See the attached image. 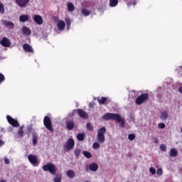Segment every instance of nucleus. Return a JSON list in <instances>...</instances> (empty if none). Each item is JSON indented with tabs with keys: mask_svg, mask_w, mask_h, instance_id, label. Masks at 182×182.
<instances>
[{
	"mask_svg": "<svg viewBox=\"0 0 182 182\" xmlns=\"http://www.w3.org/2000/svg\"><path fill=\"white\" fill-rule=\"evenodd\" d=\"M178 92H179V93H181V94H182V87H179Z\"/></svg>",
	"mask_w": 182,
	"mask_h": 182,
	"instance_id": "09e8293b",
	"label": "nucleus"
},
{
	"mask_svg": "<svg viewBox=\"0 0 182 182\" xmlns=\"http://www.w3.org/2000/svg\"><path fill=\"white\" fill-rule=\"evenodd\" d=\"M33 137V144H38V134L36 133H33L32 135Z\"/></svg>",
	"mask_w": 182,
	"mask_h": 182,
	"instance_id": "a878e982",
	"label": "nucleus"
},
{
	"mask_svg": "<svg viewBox=\"0 0 182 182\" xmlns=\"http://www.w3.org/2000/svg\"><path fill=\"white\" fill-rule=\"evenodd\" d=\"M92 147L95 150H97V149H99L100 147V144H99L98 142H95L92 144Z\"/></svg>",
	"mask_w": 182,
	"mask_h": 182,
	"instance_id": "f704fd0d",
	"label": "nucleus"
},
{
	"mask_svg": "<svg viewBox=\"0 0 182 182\" xmlns=\"http://www.w3.org/2000/svg\"><path fill=\"white\" fill-rule=\"evenodd\" d=\"M89 169L91 171H97L99 170V165L96 163H92L89 165Z\"/></svg>",
	"mask_w": 182,
	"mask_h": 182,
	"instance_id": "4468645a",
	"label": "nucleus"
},
{
	"mask_svg": "<svg viewBox=\"0 0 182 182\" xmlns=\"http://www.w3.org/2000/svg\"><path fill=\"white\" fill-rule=\"evenodd\" d=\"M146 100H149V95L147 93H144L137 97L135 100V103L138 106H140V105H143Z\"/></svg>",
	"mask_w": 182,
	"mask_h": 182,
	"instance_id": "20e7f679",
	"label": "nucleus"
},
{
	"mask_svg": "<svg viewBox=\"0 0 182 182\" xmlns=\"http://www.w3.org/2000/svg\"><path fill=\"white\" fill-rule=\"evenodd\" d=\"M3 23L4 25H5V26L10 28V29H14V28L15 27V24L11 21H4Z\"/></svg>",
	"mask_w": 182,
	"mask_h": 182,
	"instance_id": "a211bd4d",
	"label": "nucleus"
},
{
	"mask_svg": "<svg viewBox=\"0 0 182 182\" xmlns=\"http://www.w3.org/2000/svg\"><path fill=\"white\" fill-rule=\"evenodd\" d=\"M22 32L23 33V35H26L27 36H29V35H31V29H29V28L26 27V26H23L22 28Z\"/></svg>",
	"mask_w": 182,
	"mask_h": 182,
	"instance_id": "6ab92c4d",
	"label": "nucleus"
},
{
	"mask_svg": "<svg viewBox=\"0 0 182 182\" xmlns=\"http://www.w3.org/2000/svg\"><path fill=\"white\" fill-rule=\"evenodd\" d=\"M67 26H70V19L66 18L65 19Z\"/></svg>",
	"mask_w": 182,
	"mask_h": 182,
	"instance_id": "37998d69",
	"label": "nucleus"
},
{
	"mask_svg": "<svg viewBox=\"0 0 182 182\" xmlns=\"http://www.w3.org/2000/svg\"><path fill=\"white\" fill-rule=\"evenodd\" d=\"M156 173H157L158 176H161L163 174V169L158 168V170L156 171Z\"/></svg>",
	"mask_w": 182,
	"mask_h": 182,
	"instance_id": "ea45409f",
	"label": "nucleus"
},
{
	"mask_svg": "<svg viewBox=\"0 0 182 182\" xmlns=\"http://www.w3.org/2000/svg\"><path fill=\"white\" fill-rule=\"evenodd\" d=\"M28 133H31V132H32V127H28L27 129Z\"/></svg>",
	"mask_w": 182,
	"mask_h": 182,
	"instance_id": "de8ad7c7",
	"label": "nucleus"
},
{
	"mask_svg": "<svg viewBox=\"0 0 182 182\" xmlns=\"http://www.w3.org/2000/svg\"><path fill=\"white\" fill-rule=\"evenodd\" d=\"M55 177L54 178V182H62V174L57 175L55 173Z\"/></svg>",
	"mask_w": 182,
	"mask_h": 182,
	"instance_id": "cd10ccee",
	"label": "nucleus"
},
{
	"mask_svg": "<svg viewBox=\"0 0 182 182\" xmlns=\"http://www.w3.org/2000/svg\"><path fill=\"white\" fill-rule=\"evenodd\" d=\"M81 150L79 148H76L74 151V154L76 157H79L80 156Z\"/></svg>",
	"mask_w": 182,
	"mask_h": 182,
	"instance_id": "c756f323",
	"label": "nucleus"
},
{
	"mask_svg": "<svg viewBox=\"0 0 182 182\" xmlns=\"http://www.w3.org/2000/svg\"><path fill=\"white\" fill-rule=\"evenodd\" d=\"M68 9L70 12H73L75 11V5L73 4L68 2Z\"/></svg>",
	"mask_w": 182,
	"mask_h": 182,
	"instance_id": "393cba45",
	"label": "nucleus"
},
{
	"mask_svg": "<svg viewBox=\"0 0 182 182\" xmlns=\"http://www.w3.org/2000/svg\"><path fill=\"white\" fill-rule=\"evenodd\" d=\"M65 26H66V23H65V21L62 20L59 21L57 24V28L58 31H65Z\"/></svg>",
	"mask_w": 182,
	"mask_h": 182,
	"instance_id": "ddd939ff",
	"label": "nucleus"
},
{
	"mask_svg": "<svg viewBox=\"0 0 182 182\" xmlns=\"http://www.w3.org/2000/svg\"><path fill=\"white\" fill-rule=\"evenodd\" d=\"M102 119L104 120H115L118 123H119L120 127H124V124H126V122L122 118V115L117 113H105L102 116Z\"/></svg>",
	"mask_w": 182,
	"mask_h": 182,
	"instance_id": "f257e3e1",
	"label": "nucleus"
},
{
	"mask_svg": "<svg viewBox=\"0 0 182 182\" xmlns=\"http://www.w3.org/2000/svg\"><path fill=\"white\" fill-rule=\"evenodd\" d=\"M0 14H2V15L5 14V7L2 3H0Z\"/></svg>",
	"mask_w": 182,
	"mask_h": 182,
	"instance_id": "473e14b6",
	"label": "nucleus"
},
{
	"mask_svg": "<svg viewBox=\"0 0 182 182\" xmlns=\"http://www.w3.org/2000/svg\"><path fill=\"white\" fill-rule=\"evenodd\" d=\"M68 130H73L75 129V122L73 120H68L65 122Z\"/></svg>",
	"mask_w": 182,
	"mask_h": 182,
	"instance_id": "9b49d317",
	"label": "nucleus"
},
{
	"mask_svg": "<svg viewBox=\"0 0 182 182\" xmlns=\"http://www.w3.org/2000/svg\"><path fill=\"white\" fill-rule=\"evenodd\" d=\"M18 134L19 137H22L23 136V127H21L18 129Z\"/></svg>",
	"mask_w": 182,
	"mask_h": 182,
	"instance_id": "7c9ffc66",
	"label": "nucleus"
},
{
	"mask_svg": "<svg viewBox=\"0 0 182 182\" xmlns=\"http://www.w3.org/2000/svg\"><path fill=\"white\" fill-rule=\"evenodd\" d=\"M128 139H129V140H130V141H133V140H134V139H136V134H129Z\"/></svg>",
	"mask_w": 182,
	"mask_h": 182,
	"instance_id": "72a5a7b5",
	"label": "nucleus"
},
{
	"mask_svg": "<svg viewBox=\"0 0 182 182\" xmlns=\"http://www.w3.org/2000/svg\"><path fill=\"white\" fill-rule=\"evenodd\" d=\"M33 21L36 23H37V25H42V23H43V19L40 15H35L33 17Z\"/></svg>",
	"mask_w": 182,
	"mask_h": 182,
	"instance_id": "f8f14e48",
	"label": "nucleus"
},
{
	"mask_svg": "<svg viewBox=\"0 0 182 182\" xmlns=\"http://www.w3.org/2000/svg\"><path fill=\"white\" fill-rule=\"evenodd\" d=\"M4 80H5V76L0 73V82H4Z\"/></svg>",
	"mask_w": 182,
	"mask_h": 182,
	"instance_id": "a19ab883",
	"label": "nucleus"
},
{
	"mask_svg": "<svg viewBox=\"0 0 182 182\" xmlns=\"http://www.w3.org/2000/svg\"><path fill=\"white\" fill-rule=\"evenodd\" d=\"M28 161H30L31 164L34 166V167H37L38 166V156L35 154H29L28 156Z\"/></svg>",
	"mask_w": 182,
	"mask_h": 182,
	"instance_id": "0eeeda50",
	"label": "nucleus"
},
{
	"mask_svg": "<svg viewBox=\"0 0 182 182\" xmlns=\"http://www.w3.org/2000/svg\"><path fill=\"white\" fill-rule=\"evenodd\" d=\"M4 162L6 164H9V163H10L9 159L8 158L4 159Z\"/></svg>",
	"mask_w": 182,
	"mask_h": 182,
	"instance_id": "c03bdc74",
	"label": "nucleus"
},
{
	"mask_svg": "<svg viewBox=\"0 0 182 182\" xmlns=\"http://www.w3.org/2000/svg\"><path fill=\"white\" fill-rule=\"evenodd\" d=\"M7 122L13 126V127H19V122H18V120L12 118L10 115L6 116Z\"/></svg>",
	"mask_w": 182,
	"mask_h": 182,
	"instance_id": "6e6552de",
	"label": "nucleus"
},
{
	"mask_svg": "<svg viewBox=\"0 0 182 182\" xmlns=\"http://www.w3.org/2000/svg\"><path fill=\"white\" fill-rule=\"evenodd\" d=\"M117 4H119V1H109V6H117Z\"/></svg>",
	"mask_w": 182,
	"mask_h": 182,
	"instance_id": "2f4dec72",
	"label": "nucleus"
},
{
	"mask_svg": "<svg viewBox=\"0 0 182 182\" xmlns=\"http://www.w3.org/2000/svg\"><path fill=\"white\" fill-rule=\"evenodd\" d=\"M128 6H131V5H136V1H130L129 2L127 3Z\"/></svg>",
	"mask_w": 182,
	"mask_h": 182,
	"instance_id": "79ce46f5",
	"label": "nucleus"
},
{
	"mask_svg": "<svg viewBox=\"0 0 182 182\" xmlns=\"http://www.w3.org/2000/svg\"><path fill=\"white\" fill-rule=\"evenodd\" d=\"M43 124L46 127L47 130H49L51 133H53V126H52V120L48 116H46L43 119Z\"/></svg>",
	"mask_w": 182,
	"mask_h": 182,
	"instance_id": "39448f33",
	"label": "nucleus"
},
{
	"mask_svg": "<svg viewBox=\"0 0 182 182\" xmlns=\"http://www.w3.org/2000/svg\"><path fill=\"white\" fill-rule=\"evenodd\" d=\"M97 102L99 105H106V102H109V97H102L101 98H97Z\"/></svg>",
	"mask_w": 182,
	"mask_h": 182,
	"instance_id": "2eb2a0df",
	"label": "nucleus"
},
{
	"mask_svg": "<svg viewBox=\"0 0 182 182\" xmlns=\"http://www.w3.org/2000/svg\"><path fill=\"white\" fill-rule=\"evenodd\" d=\"M43 171H49L53 176H56V166L52 163L47 164L43 166Z\"/></svg>",
	"mask_w": 182,
	"mask_h": 182,
	"instance_id": "f03ea898",
	"label": "nucleus"
},
{
	"mask_svg": "<svg viewBox=\"0 0 182 182\" xmlns=\"http://www.w3.org/2000/svg\"><path fill=\"white\" fill-rule=\"evenodd\" d=\"M0 182H6V181L4 180V179H1V180L0 181Z\"/></svg>",
	"mask_w": 182,
	"mask_h": 182,
	"instance_id": "8fccbe9b",
	"label": "nucleus"
},
{
	"mask_svg": "<svg viewBox=\"0 0 182 182\" xmlns=\"http://www.w3.org/2000/svg\"><path fill=\"white\" fill-rule=\"evenodd\" d=\"M170 157H176L177 156V149L172 148L169 153Z\"/></svg>",
	"mask_w": 182,
	"mask_h": 182,
	"instance_id": "5701e85b",
	"label": "nucleus"
},
{
	"mask_svg": "<svg viewBox=\"0 0 182 182\" xmlns=\"http://www.w3.org/2000/svg\"><path fill=\"white\" fill-rule=\"evenodd\" d=\"M16 2L17 4V5H18V6L22 7V6H26V4H28V2H29V1H16Z\"/></svg>",
	"mask_w": 182,
	"mask_h": 182,
	"instance_id": "b1692460",
	"label": "nucleus"
},
{
	"mask_svg": "<svg viewBox=\"0 0 182 182\" xmlns=\"http://www.w3.org/2000/svg\"><path fill=\"white\" fill-rule=\"evenodd\" d=\"M0 43L4 48H9V46H11V41H9V38L6 37H4L0 41Z\"/></svg>",
	"mask_w": 182,
	"mask_h": 182,
	"instance_id": "1a4fd4ad",
	"label": "nucleus"
},
{
	"mask_svg": "<svg viewBox=\"0 0 182 182\" xmlns=\"http://www.w3.org/2000/svg\"><path fill=\"white\" fill-rule=\"evenodd\" d=\"M23 49L26 50V52H31L33 53V48H32V46L31 45L26 43L23 45Z\"/></svg>",
	"mask_w": 182,
	"mask_h": 182,
	"instance_id": "dca6fc26",
	"label": "nucleus"
},
{
	"mask_svg": "<svg viewBox=\"0 0 182 182\" xmlns=\"http://www.w3.org/2000/svg\"><path fill=\"white\" fill-rule=\"evenodd\" d=\"M81 14L84 15V16H89L92 14V11H89L86 9H82L81 10Z\"/></svg>",
	"mask_w": 182,
	"mask_h": 182,
	"instance_id": "4be33fe9",
	"label": "nucleus"
},
{
	"mask_svg": "<svg viewBox=\"0 0 182 182\" xmlns=\"http://www.w3.org/2000/svg\"><path fill=\"white\" fill-rule=\"evenodd\" d=\"M18 1H29V0H18Z\"/></svg>",
	"mask_w": 182,
	"mask_h": 182,
	"instance_id": "3c124183",
	"label": "nucleus"
},
{
	"mask_svg": "<svg viewBox=\"0 0 182 182\" xmlns=\"http://www.w3.org/2000/svg\"><path fill=\"white\" fill-rule=\"evenodd\" d=\"M4 144H5V142L4 141H2L1 139H0V147L1 146H4Z\"/></svg>",
	"mask_w": 182,
	"mask_h": 182,
	"instance_id": "49530a36",
	"label": "nucleus"
},
{
	"mask_svg": "<svg viewBox=\"0 0 182 182\" xmlns=\"http://www.w3.org/2000/svg\"><path fill=\"white\" fill-rule=\"evenodd\" d=\"M106 133V127H102V128H100L98 132H97V140L99 143L103 144L105 143V134Z\"/></svg>",
	"mask_w": 182,
	"mask_h": 182,
	"instance_id": "7ed1b4c3",
	"label": "nucleus"
},
{
	"mask_svg": "<svg viewBox=\"0 0 182 182\" xmlns=\"http://www.w3.org/2000/svg\"><path fill=\"white\" fill-rule=\"evenodd\" d=\"M89 107H95V103L90 102V103L89 104Z\"/></svg>",
	"mask_w": 182,
	"mask_h": 182,
	"instance_id": "a18cd8bd",
	"label": "nucleus"
},
{
	"mask_svg": "<svg viewBox=\"0 0 182 182\" xmlns=\"http://www.w3.org/2000/svg\"><path fill=\"white\" fill-rule=\"evenodd\" d=\"M86 127H87V130H90V132H93V126H92V124L87 123L86 124Z\"/></svg>",
	"mask_w": 182,
	"mask_h": 182,
	"instance_id": "c9c22d12",
	"label": "nucleus"
},
{
	"mask_svg": "<svg viewBox=\"0 0 182 182\" xmlns=\"http://www.w3.org/2000/svg\"><path fill=\"white\" fill-rule=\"evenodd\" d=\"M77 113L80 117H82V119H87V117H89V114L83 111L82 109H77Z\"/></svg>",
	"mask_w": 182,
	"mask_h": 182,
	"instance_id": "9d476101",
	"label": "nucleus"
},
{
	"mask_svg": "<svg viewBox=\"0 0 182 182\" xmlns=\"http://www.w3.org/2000/svg\"><path fill=\"white\" fill-rule=\"evenodd\" d=\"M20 22H28L29 21V15H21L19 17Z\"/></svg>",
	"mask_w": 182,
	"mask_h": 182,
	"instance_id": "aec40b11",
	"label": "nucleus"
},
{
	"mask_svg": "<svg viewBox=\"0 0 182 182\" xmlns=\"http://www.w3.org/2000/svg\"><path fill=\"white\" fill-rule=\"evenodd\" d=\"M66 174L69 178H75V176H76L75 171L70 169L67 171Z\"/></svg>",
	"mask_w": 182,
	"mask_h": 182,
	"instance_id": "412c9836",
	"label": "nucleus"
},
{
	"mask_svg": "<svg viewBox=\"0 0 182 182\" xmlns=\"http://www.w3.org/2000/svg\"><path fill=\"white\" fill-rule=\"evenodd\" d=\"M65 151L69 152L75 147V140L70 138L63 146Z\"/></svg>",
	"mask_w": 182,
	"mask_h": 182,
	"instance_id": "423d86ee",
	"label": "nucleus"
},
{
	"mask_svg": "<svg viewBox=\"0 0 182 182\" xmlns=\"http://www.w3.org/2000/svg\"><path fill=\"white\" fill-rule=\"evenodd\" d=\"M168 117V111L164 110L161 113L160 119L161 120H167Z\"/></svg>",
	"mask_w": 182,
	"mask_h": 182,
	"instance_id": "f3484780",
	"label": "nucleus"
},
{
	"mask_svg": "<svg viewBox=\"0 0 182 182\" xmlns=\"http://www.w3.org/2000/svg\"><path fill=\"white\" fill-rule=\"evenodd\" d=\"M159 129H164L166 127L165 123H159L158 124Z\"/></svg>",
	"mask_w": 182,
	"mask_h": 182,
	"instance_id": "4c0bfd02",
	"label": "nucleus"
},
{
	"mask_svg": "<svg viewBox=\"0 0 182 182\" xmlns=\"http://www.w3.org/2000/svg\"><path fill=\"white\" fill-rule=\"evenodd\" d=\"M109 1H117V0H109Z\"/></svg>",
	"mask_w": 182,
	"mask_h": 182,
	"instance_id": "603ef678",
	"label": "nucleus"
},
{
	"mask_svg": "<svg viewBox=\"0 0 182 182\" xmlns=\"http://www.w3.org/2000/svg\"><path fill=\"white\" fill-rule=\"evenodd\" d=\"M83 156H85V157H86L87 159H91L92 157V154H90V152L87 151H84L82 152Z\"/></svg>",
	"mask_w": 182,
	"mask_h": 182,
	"instance_id": "c85d7f7f",
	"label": "nucleus"
},
{
	"mask_svg": "<svg viewBox=\"0 0 182 182\" xmlns=\"http://www.w3.org/2000/svg\"><path fill=\"white\" fill-rule=\"evenodd\" d=\"M77 139L78 141H83L85 140V134H78L77 135Z\"/></svg>",
	"mask_w": 182,
	"mask_h": 182,
	"instance_id": "bb28decb",
	"label": "nucleus"
},
{
	"mask_svg": "<svg viewBox=\"0 0 182 182\" xmlns=\"http://www.w3.org/2000/svg\"><path fill=\"white\" fill-rule=\"evenodd\" d=\"M149 171L153 175L156 174V168H154V167L149 168Z\"/></svg>",
	"mask_w": 182,
	"mask_h": 182,
	"instance_id": "58836bf2",
	"label": "nucleus"
},
{
	"mask_svg": "<svg viewBox=\"0 0 182 182\" xmlns=\"http://www.w3.org/2000/svg\"><path fill=\"white\" fill-rule=\"evenodd\" d=\"M160 149L161 150V151H166L167 146H166V144H161L160 145Z\"/></svg>",
	"mask_w": 182,
	"mask_h": 182,
	"instance_id": "e433bc0d",
	"label": "nucleus"
}]
</instances>
